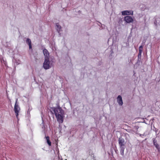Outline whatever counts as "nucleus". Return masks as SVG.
Returning a JSON list of instances; mask_svg holds the SVG:
<instances>
[{"instance_id": "1", "label": "nucleus", "mask_w": 160, "mask_h": 160, "mask_svg": "<svg viewBox=\"0 0 160 160\" xmlns=\"http://www.w3.org/2000/svg\"><path fill=\"white\" fill-rule=\"evenodd\" d=\"M57 107L51 108L52 110L54 112L57 120H63L64 117V112L59 106V102L57 104Z\"/></svg>"}, {"instance_id": "2", "label": "nucleus", "mask_w": 160, "mask_h": 160, "mask_svg": "<svg viewBox=\"0 0 160 160\" xmlns=\"http://www.w3.org/2000/svg\"><path fill=\"white\" fill-rule=\"evenodd\" d=\"M18 101V99L17 98L16 99L14 107V110L15 112L17 119H18V120H19V119L18 118V113L20 109L19 106L17 104Z\"/></svg>"}, {"instance_id": "3", "label": "nucleus", "mask_w": 160, "mask_h": 160, "mask_svg": "<svg viewBox=\"0 0 160 160\" xmlns=\"http://www.w3.org/2000/svg\"><path fill=\"white\" fill-rule=\"evenodd\" d=\"M118 141L119 147H125L126 142L123 138L122 137L119 138Z\"/></svg>"}, {"instance_id": "4", "label": "nucleus", "mask_w": 160, "mask_h": 160, "mask_svg": "<svg viewBox=\"0 0 160 160\" xmlns=\"http://www.w3.org/2000/svg\"><path fill=\"white\" fill-rule=\"evenodd\" d=\"M43 67L45 69H47L50 68V62L49 59H45L44 62L43 64Z\"/></svg>"}, {"instance_id": "5", "label": "nucleus", "mask_w": 160, "mask_h": 160, "mask_svg": "<svg viewBox=\"0 0 160 160\" xmlns=\"http://www.w3.org/2000/svg\"><path fill=\"white\" fill-rule=\"evenodd\" d=\"M124 20L127 23H132L133 22V19L132 18L128 16L125 17Z\"/></svg>"}, {"instance_id": "6", "label": "nucleus", "mask_w": 160, "mask_h": 160, "mask_svg": "<svg viewBox=\"0 0 160 160\" xmlns=\"http://www.w3.org/2000/svg\"><path fill=\"white\" fill-rule=\"evenodd\" d=\"M43 53L45 57V59H49V53L46 49H44L43 50Z\"/></svg>"}, {"instance_id": "7", "label": "nucleus", "mask_w": 160, "mask_h": 160, "mask_svg": "<svg viewBox=\"0 0 160 160\" xmlns=\"http://www.w3.org/2000/svg\"><path fill=\"white\" fill-rule=\"evenodd\" d=\"M122 15H132L133 14V11L132 10L124 11L122 12Z\"/></svg>"}, {"instance_id": "8", "label": "nucleus", "mask_w": 160, "mask_h": 160, "mask_svg": "<svg viewBox=\"0 0 160 160\" xmlns=\"http://www.w3.org/2000/svg\"><path fill=\"white\" fill-rule=\"evenodd\" d=\"M117 102L120 105H122L123 104V102L122 99V98L120 95H119L117 98Z\"/></svg>"}, {"instance_id": "9", "label": "nucleus", "mask_w": 160, "mask_h": 160, "mask_svg": "<svg viewBox=\"0 0 160 160\" xmlns=\"http://www.w3.org/2000/svg\"><path fill=\"white\" fill-rule=\"evenodd\" d=\"M26 42L27 44H28L29 46V48L30 49H32V44H31V40L28 38L27 39V40L26 41Z\"/></svg>"}, {"instance_id": "10", "label": "nucleus", "mask_w": 160, "mask_h": 160, "mask_svg": "<svg viewBox=\"0 0 160 160\" xmlns=\"http://www.w3.org/2000/svg\"><path fill=\"white\" fill-rule=\"evenodd\" d=\"M120 151L121 154L123 156L124 155V151L125 147H119Z\"/></svg>"}, {"instance_id": "11", "label": "nucleus", "mask_w": 160, "mask_h": 160, "mask_svg": "<svg viewBox=\"0 0 160 160\" xmlns=\"http://www.w3.org/2000/svg\"><path fill=\"white\" fill-rule=\"evenodd\" d=\"M56 28L57 31L59 33V32L61 30V27L59 24L58 23L56 24Z\"/></svg>"}, {"instance_id": "12", "label": "nucleus", "mask_w": 160, "mask_h": 160, "mask_svg": "<svg viewBox=\"0 0 160 160\" xmlns=\"http://www.w3.org/2000/svg\"><path fill=\"white\" fill-rule=\"evenodd\" d=\"M153 142L154 145L155 146L156 148L158 150L159 149V146L158 144L157 143V141L154 140L153 141Z\"/></svg>"}, {"instance_id": "13", "label": "nucleus", "mask_w": 160, "mask_h": 160, "mask_svg": "<svg viewBox=\"0 0 160 160\" xmlns=\"http://www.w3.org/2000/svg\"><path fill=\"white\" fill-rule=\"evenodd\" d=\"M47 139V142L49 146H51V142L49 140V137L48 136L46 137Z\"/></svg>"}, {"instance_id": "14", "label": "nucleus", "mask_w": 160, "mask_h": 160, "mask_svg": "<svg viewBox=\"0 0 160 160\" xmlns=\"http://www.w3.org/2000/svg\"><path fill=\"white\" fill-rule=\"evenodd\" d=\"M143 50V46H140L139 47V52H142Z\"/></svg>"}, {"instance_id": "15", "label": "nucleus", "mask_w": 160, "mask_h": 160, "mask_svg": "<svg viewBox=\"0 0 160 160\" xmlns=\"http://www.w3.org/2000/svg\"><path fill=\"white\" fill-rule=\"evenodd\" d=\"M142 52H139L138 55V58H141V54H142Z\"/></svg>"}, {"instance_id": "16", "label": "nucleus", "mask_w": 160, "mask_h": 160, "mask_svg": "<svg viewBox=\"0 0 160 160\" xmlns=\"http://www.w3.org/2000/svg\"><path fill=\"white\" fill-rule=\"evenodd\" d=\"M59 121V123H62L63 122V121Z\"/></svg>"}, {"instance_id": "17", "label": "nucleus", "mask_w": 160, "mask_h": 160, "mask_svg": "<svg viewBox=\"0 0 160 160\" xmlns=\"http://www.w3.org/2000/svg\"><path fill=\"white\" fill-rule=\"evenodd\" d=\"M145 120H144V122H145V123H146V122H145Z\"/></svg>"}, {"instance_id": "18", "label": "nucleus", "mask_w": 160, "mask_h": 160, "mask_svg": "<svg viewBox=\"0 0 160 160\" xmlns=\"http://www.w3.org/2000/svg\"><path fill=\"white\" fill-rule=\"evenodd\" d=\"M58 160H62V159H59Z\"/></svg>"}]
</instances>
